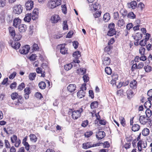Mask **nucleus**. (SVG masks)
Here are the masks:
<instances>
[{
    "mask_svg": "<svg viewBox=\"0 0 152 152\" xmlns=\"http://www.w3.org/2000/svg\"><path fill=\"white\" fill-rule=\"evenodd\" d=\"M39 88L41 89H44L46 87V84L44 82H41L39 84Z\"/></svg>",
    "mask_w": 152,
    "mask_h": 152,
    "instance_id": "obj_42",
    "label": "nucleus"
},
{
    "mask_svg": "<svg viewBox=\"0 0 152 152\" xmlns=\"http://www.w3.org/2000/svg\"><path fill=\"white\" fill-rule=\"evenodd\" d=\"M17 98L18 99L17 101L16 102H15V104L16 105H19V104L20 103L21 104V101L22 98V97L18 95V96H17Z\"/></svg>",
    "mask_w": 152,
    "mask_h": 152,
    "instance_id": "obj_44",
    "label": "nucleus"
},
{
    "mask_svg": "<svg viewBox=\"0 0 152 152\" xmlns=\"http://www.w3.org/2000/svg\"><path fill=\"white\" fill-rule=\"evenodd\" d=\"M127 5L128 8L135 9L137 7V4L135 1H133L130 3H128Z\"/></svg>",
    "mask_w": 152,
    "mask_h": 152,
    "instance_id": "obj_9",
    "label": "nucleus"
},
{
    "mask_svg": "<svg viewBox=\"0 0 152 152\" xmlns=\"http://www.w3.org/2000/svg\"><path fill=\"white\" fill-rule=\"evenodd\" d=\"M23 10V8L21 5H15L13 8V12L15 14L19 15L22 13Z\"/></svg>",
    "mask_w": 152,
    "mask_h": 152,
    "instance_id": "obj_2",
    "label": "nucleus"
},
{
    "mask_svg": "<svg viewBox=\"0 0 152 152\" xmlns=\"http://www.w3.org/2000/svg\"><path fill=\"white\" fill-rule=\"evenodd\" d=\"M133 24L132 23H130L128 24L126 26V29L127 30H129L131 28H132L133 27Z\"/></svg>",
    "mask_w": 152,
    "mask_h": 152,
    "instance_id": "obj_63",
    "label": "nucleus"
},
{
    "mask_svg": "<svg viewBox=\"0 0 152 152\" xmlns=\"http://www.w3.org/2000/svg\"><path fill=\"white\" fill-rule=\"evenodd\" d=\"M29 46L26 45L23 46L22 49L20 50V53L22 54H26L30 50Z\"/></svg>",
    "mask_w": 152,
    "mask_h": 152,
    "instance_id": "obj_8",
    "label": "nucleus"
},
{
    "mask_svg": "<svg viewBox=\"0 0 152 152\" xmlns=\"http://www.w3.org/2000/svg\"><path fill=\"white\" fill-rule=\"evenodd\" d=\"M101 144V143L99 142L95 144H92L91 142H87L83 144V148L85 149H87L91 147L99 146Z\"/></svg>",
    "mask_w": 152,
    "mask_h": 152,
    "instance_id": "obj_4",
    "label": "nucleus"
},
{
    "mask_svg": "<svg viewBox=\"0 0 152 152\" xmlns=\"http://www.w3.org/2000/svg\"><path fill=\"white\" fill-rule=\"evenodd\" d=\"M24 97L26 99L29 98V95L30 93V89L29 87H26L24 89Z\"/></svg>",
    "mask_w": 152,
    "mask_h": 152,
    "instance_id": "obj_20",
    "label": "nucleus"
},
{
    "mask_svg": "<svg viewBox=\"0 0 152 152\" xmlns=\"http://www.w3.org/2000/svg\"><path fill=\"white\" fill-rule=\"evenodd\" d=\"M6 4V0H0V7H4L5 6Z\"/></svg>",
    "mask_w": 152,
    "mask_h": 152,
    "instance_id": "obj_52",
    "label": "nucleus"
},
{
    "mask_svg": "<svg viewBox=\"0 0 152 152\" xmlns=\"http://www.w3.org/2000/svg\"><path fill=\"white\" fill-rule=\"evenodd\" d=\"M142 37V34L141 33H136L134 37V39L137 41H138L141 39Z\"/></svg>",
    "mask_w": 152,
    "mask_h": 152,
    "instance_id": "obj_21",
    "label": "nucleus"
},
{
    "mask_svg": "<svg viewBox=\"0 0 152 152\" xmlns=\"http://www.w3.org/2000/svg\"><path fill=\"white\" fill-rule=\"evenodd\" d=\"M120 13L121 14V15L122 16L124 17L126 16H127V11L125 9H121L120 11Z\"/></svg>",
    "mask_w": 152,
    "mask_h": 152,
    "instance_id": "obj_34",
    "label": "nucleus"
},
{
    "mask_svg": "<svg viewBox=\"0 0 152 152\" xmlns=\"http://www.w3.org/2000/svg\"><path fill=\"white\" fill-rule=\"evenodd\" d=\"M31 13L27 14L24 18V20L27 22H29L31 20Z\"/></svg>",
    "mask_w": 152,
    "mask_h": 152,
    "instance_id": "obj_31",
    "label": "nucleus"
},
{
    "mask_svg": "<svg viewBox=\"0 0 152 152\" xmlns=\"http://www.w3.org/2000/svg\"><path fill=\"white\" fill-rule=\"evenodd\" d=\"M148 99V100L144 104V106L147 109L151 107V100L150 99Z\"/></svg>",
    "mask_w": 152,
    "mask_h": 152,
    "instance_id": "obj_28",
    "label": "nucleus"
},
{
    "mask_svg": "<svg viewBox=\"0 0 152 152\" xmlns=\"http://www.w3.org/2000/svg\"><path fill=\"white\" fill-rule=\"evenodd\" d=\"M148 119L144 116H141L139 118L140 122L142 124H145L148 121Z\"/></svg>",
    "mask_w": 152,
    "mask_h": 152,
    "instance_id": "obj_14",
    "label": "nucleus"
},
{
    "mask_svg": "<svg viewBox=\"0 0 152 152\" xmlns=\"http://www.w3.org/2000/svg\"><path fill=\"white\" fill-rule=\"evenodd\" d=\"M90 7L91 10L95 11L98 10V8H99L100 6L98 3L96 2L94 4H92L90 5Z\"/></svg>",
    "mask_w": 152,
    "mask_h": 152,
    "instance_id": "obj_13",
    "label": "nucleus"
},
{
    "mask_svg": "<svg viewBox=\"0 0 152 152\" xmlns=\"http://www.w3.org/2000/svg\"><path fill=\"white\" fill-rule=\"evenodd\" d=\"M39 49V48L38 45L35 43H34L32 46V51L31 52H34V51L37 50Z\"/></svg>",
    "mask_w": 152,
    "mask_h": 152,
    "instance_id": "obj_46",
    "label": "nucleus"
},
{
    "mask_svg": "<svg viewBox=\"0 0 152 152\" xmlns=\"http://www.w3.org/2000/svg\"><path fill=\"white\" fill-rule=\"evenodd\" d=\"M21 22V20L19 18H15L13 21V26L15 28H17L20 25Z\"/></svg>",
    "mask_w": 152,
    "mask_h": 152,
    "instance_id": "obj_15",
    "label": "nucleus"
},
{
    "mask_svg": "<svg viewBox=\"0 0 152 152\" xmlns=\"http://www.w3.org/2000/svg\"><path fill=\"white\" fill-rule=\"evenodd\" d=\"M83 111V109L81 108L78 110L72 111V118L74 119H77L78 118L80 117L81 115V113Z\"/></svg>",
    "mask_w": 152,
    "mask_h": 152,
    "instance_id": "obj_1",
    "label": "nucleus"
},
{
    "mask_svg": "<svg viewBox=\"0 0 152 152\" xmlns=\"http://www.w3.org/2000/svg\"><path fill=\"white\" fill-rule=\"evenodd\" d=\"M18 94L17 93H13L11 95V97L12 99L14 100L17 98Z\"/></svg>",
    "mask_w": 152,
    "mask_h": 152,
    "instance_id": "obj_62",
    "label": "nucleus"
},
{
    "mask_svg": "<svg viewBox=\"0 0 152 152\" xmlns=\"http://www.w3.org/2000/svg\"><path fill=\"white\" fill-rule=\"evenodd\" d=\"M137 82L135 80L131 81L130 83V87L133 89H135L137 87Z\"/></svg>",
    "mask_w": 152,
    "mask_h": 152,
    "instance_id": "obj_24",
    "label": "nucleus"
},
{
    "mask_svg": "<svg viewBox=\"0 0 152 152\" xmlns=\"http://www.w3.org/2000/svg\"><path fill=\"white\" fill-rule=\"evenodd\" d=\"M147 95L149 96L148 99H150L151 100H152V89H151L148 91Z\"/></svg>",
    "mask_w": 152,
    "mask_h": 152,
    "instance_id": "obj_51",
    "label": "nucleus"
},
{
    "mask_svg": "<svg viewBox=\"0 0 152 152\" xmlns=\"http://www.w3.org/2000/svg\"><path fill=\"white\" fill-rule=\"evenodd\" d=\"M15 143V146L17 148L18 147L21 143L20 140L19 139H18Z\"/></svg>",
    "mask_w": 152,
    "mask_h": 152,
    "instance_id": "obj_55",
    "label": "nucleus"
},
{
    "mask_svg": "<svg viewBox=\"0 0 152 152\" xmlns=\"http://www.w3.org/2000/svg\"><path fill=\"white\" fill-rule=\"evenodd\" d=\"M126 93L128 97L129 98H130L134 94L132 91L130 89L127 91Z\"/></svg>",
    "mask_w": 152,
    "mask_h": 152,
    "instance_id": "obj_37",
    "label": "nucleus"
},
{
    "mask_svg": "<svg viewBox=\"0 0 152 152\" xmlns=\"http://www.w3.org/2000/svg\"><path fill=\"white\" fill-rule=\"evenodd\" d=\"M63 29L64 30H67L68 29L66 21H64L63 22Z\"/></svg>",
    "mask_w": 152,
    "mask_h": 152,
    "instance_id": "obj_54",
    "label": "nucleus"
},
{
    "mask_svg": "<svg viewBox=\"0 0 152 152\" xmlns=\"http://www.w3.org/2000/svg\"><path fill=\"white\" fill-rule=\"evenodd\" d=\"M23 145L25 146V148L26 149L27 151H28L29 149V147L30 145L28 144V142H25L23 144Z\"/></svg>",
    "mask_w": 152,
    "mask_h": 152,
    "instance_id": "obj_60",
    "label": "nucleus"
},
{
    "mask_svg": "<svg viewBox=\"0 0 152 152\" xmlns=\"http://www.w3.org/2000/svg\"><path fill=\"white\" fill-rule=\"evenodd\" d=\"M125 24V22L124 20L122 19H119L118 22V26L121 27L123 26Z\"/></svg>",
    "mask_w": 152,
    "mask_h": 152,
    "instance_id": "obj_45",
    "label": "nucleus"
},
{
    "mask_svg": "<svg viewBox=\"0 0 152 152\" xmlns=\"http://www.w3.org/2000/svg\"><path fill=\"white\" fill-rule=\"evenodd\" d=\"M119 120L120 123L123 126H126V121L124 118L122 116L119 117Z\"/></svg>",
    "mask_w": 152,
    "mask_h": 152,
    "instance_id": "obj_36",
    "label": "nucleus"
},
{
    "mask_svg": "<svg viewBox=\"0 0 152 152\" xmlns=\"http://www.w3.org/2000/svg\"><path fill=\"white\" fill-rule=\"evenodd\" d=\"M101 143L100 145H103V146L104 148H108L109 146V144L107 141L104 142V143Z\"/></svg>",
    "mask_w": 152,
    "mask_h": 152,
    "instance_id": "obj_56",
    "label": "nucleus"
},
{
    "mask_svg": "<svg viewBox=\"0 0 152 152\" xmlns=\"http://www.w3.org/2000/svg\"><path fill=\"white\" fill-rule=\"evenodd\" d=\"M37 57L35 54H32L29 57V59L31 61H34L36 59V58Z\"/></svg>",
    "mask_w": 152,
    "mask_h": 152,
    "instance_id": "obj_64",
    "label": "nucleus"
},
{
    "mask_svg": "<svg viewBox=\"0 0 152 152\" xmlns=\"http://www.w3.org/2000/svg\"><path fill=\"white\" fill-rule=\"evenodd\" d=\"M137 144L138 150L139 151H142V148H145L147 145L146 142L141 140L139 141Z\"/></svg>",
    "mask_w": 152,
    "mask_h": 152,
    "instance_id": "obj_3",
    "label": "nucleus"
},
{
    "mask_svg": "<svg viewBox=\"0 0 152 152\" xmlns=\"http://www.w3.org/2000/svg\"><path fill=\"white\" fill-rule=\"evenodd\" d=\"M145 71L146 72H150L151 70V66H147L144 67Z\"/></svg>",
    "mask_w": 152,
    "mask_h": 152,
    "instance_id": "obj_50",
    "label": "nucleus"
},
{
    "mask_svg": "<svg viewBox=\"0 0 152 152\" xmlns=\"http://www.w3.org/2000/svg\"><path fill=\"white\" fill-rule=\"evenodd\" d=\"M101 13V11H99L96 12L95 14H94V16L95 18H98L100 16Z\"/></svg>",
    "mask_w": 152,
    "mask_h": 152,
    "instance_id": "obj_59",
    "label": "nucleus"
},
{
    "mask_svg": "<svg viewBox=\"0 0 152 152\" xmlns=\"http://www.w3.org/2000/svg\"><path fill=\"white\" fill-rule=\"evenodd\" d=\"M107 56L105 55L102 59V64L104 66H108L110 63V59Z\"/></svg>",
    "mask_w": 152,
    "mask_h": 152,
    "instance_id": "obj_7",
    "label": "nucleus"
},
{
    "mask_svg": "<svg viewBox=\"0 0 152 152\" xmlns=\"http://www.w3.org/2000/svg\"><path fill=\"white\" fill-rule=\"evenodd\" d=\"M30 139L31 141L35 142L37 141V137L35 135L31 134L30 135Z\"/></svg>",
    "mask_w": 152,
    "mask_h": 152,
    "instance_id": "obj_47",
    "label": "nucleus"
},
{
    "mask_svg": "<svg viewBox=\"0 0 152 152\" xmlns=\"http://www.w3.org/2000/svg\"><path fill=\"white\" fill-rule=\"evenodd\" d=\"M86 72V69L84 68H81L80 69H78L77 70V72L79 74L83 75Z\"/></svg>",
    "mask_w": 152,
    "mask_h": 152,
    "instance_id": "obj_33",
    "label": "nucleus"
},
{
    "mask_svg": "<svg viewBox=\"0 0 152 152\" xmlns=\"http://www.w3.org/2000/svg\"><path fill=\"white\" fill-rule=\"evenodd\" d=\"M145 113L147 118H149L152 115V112L149 109H146Z\"/></svg>",
    "mask_w": 152,
    "mask_h": 152,
    "instance_id": "obj_40",
    "label": "nucleus"
},
{
    "mask_svg": "<svg viewBox=\"0 0 152 152\" xmlns=\"http://www.w3.org/2000/svg\"><path fill=\"white\" fill-rule=\"evenodd\" d=\"M26 29V26L24 24H21L19 26L18 31L20 32L23 33L25 32Z\"/></svg>",
    "mask_w": 152,
    "mask_h": 152,
    "instance_id": "obj_19",
    "label": "nucleus"
},
{
    "mask_svg": "<svg viewBox=\"0 0 152 152\" xmlns=\"http://www.w3.org/2000/svg\"><path fill=\"white\" fill-rule=\"evenodd\" d=\"M62 10V12L64 14L66 13V7L65 5H63L61 6Z\"/></svg>",
    "mask_w": 152,
    "mask_h": 152,
    "instance_id": "obj_61",
    "label": "nucleus"
},
{
    "mask_svg": "<svg viewBox=\"0 0 152 152\" xmlns=\"http://www.w3.org/2000/svg\"><path fill=\"white\" fill-rule=\"evenodd\" d=\"M127 16L128 18L131 19L135 18H136V15H134L133 12H130L128 14H127Z\"/></svg>",
    "mask_w": 152,
    "mask_h": 152,
    "instance_id": "obj_41",
    "label": "nucleus"
},
{
    "mask_svg": "<svg viewBox=\"0 0 152 152\" xmlns=\"http://www.w3.org/2000/svg\"><path fill=\"white\" fill-rule=\"evenodd\" d=\"M9 30L11 36L12 37H15V34L14 28L13 27H10L9 28Z\"/></svg>",
    "mask_w": 152,
    "mask_h": 152,
    "instance_id": "obj_32",
    "label": "nucleus"
},
{
    "mask_svg": "<svg viewBox=\"0 0 152 152\" xmlns=\"http://www.w3.org/2000/svg\"><path fill=\"white\" fill-rule=\"evenodd\" d=\"M33 1L30 0L28 1L25 4V6L26 10H31L33 7Z\"/></svg>",
    "mask_w": 152,
    "mask_h": 152,
    "instance_id": "obj_10",
    "label": "nucleus"
},
{
    "mask_svg": "<svg viewBox=\"0 0 152 152\" xmlns=\"http://www.w3.org/2000/svg\"><path fill=\"white\" fill-rule=\"evenodd\" d=\"M116 31L115 29H109L107 33V35L110 36H111L115 34Z\"/></svg>",
    "mask_w": 152,
    "mask_h": 152,
    "instance_id": "obj_35",
    "label": "nucleus"
},
{
    "mask_svg": "<svg viewBox=\"0 0 152 152\" xmlns=\"http://www.w3.org/2000/svg\"><path fill=\"white\" fill-rule=\"evenodd\" d=\"M41 69V68L38 67L36 69V71L37 73L40 74L41 75L40 76L44 77L45 76V74H44L45 72H44L43 73V71Z\"/></svg>",
    "mask_w": 152,
    "mask_h": 152,
    "instance_id": "obj_30",
    "label": "nucleus"
},
{
    "mask_svg": "<svg viewBox=\"0 0 152 152\" xmlns=\"http://www.w3.org/2000/svg\"><path fill=\"white\" fill-rule=\"evenodd\" d=\"M105 136V133L103 131H99L96 134V137L98 140L103 138Z\"/></svg>",
    "mask_w": 152,
    "mask_h": 152,
    "instance_id": "obj_11",
    "label": "nucleus"
},
{
    "mask_svg": "<svg viewBox=\"0 0 152 152\" xmlns=\"http://www.w3.org/2000/svg\"><path fill=\"white\" fill-rule=\"evenodd\" d=\"M35 96L37 98L39 99H40L42 98L43 97L42 94L40 93L37 92L35 95Z\"/></svg>",
    "mask_w": 152,
    "mask_h": 152,
    "instance_id": "obj_57",
    "label": "nucleus"
},
{
    "mask_svg": "<svg viewBox=\"0 0 152 152\" xmlns=\"http://www.w3.org/2000/svg\"><path fill=\"white\" fill-rule=\"evenodd\" d=\"M65 44L58 45L57 48H60V52L63 55H65L67 53V48H65Z\"/></svg>",
    "mask_w": 152,
    "mask_h": 152,
    "instance_id": "obj_6",
    "label": "nucleus"
},
{
    "mask_svg": "<svg viewBox=\"0 0 152 152\" xmlns=\"http://www.w3.org/2000/svg\"><path fill=\"white\" fill-rule=\"evenodd\" d=\"M48 7L51 9H53L56 7V2L53 0H50L48 3Z\"/></svg>",
    "mask_w": 152,
    "mask_h": 152,
    "instance_id": "obj_16",
    "label": "nucleus"
},
{
    "mask_svg": "<svg viewBox=\"0 0 152 152\" xmlns=\"http://www.w3.org/2000/svg\"><path fill=\"white\" fill-rule=\"evenodd\" d=\"M36 75L35 72L30 73L28 76L30 80H33L35 79Z\"/></svg>",
    "mask_w": 152,
    "mask_h": 152,
    "instance_id": "obj_38",
    "label": "nucleus"
},
{
    "mask_svg": "<svg viewBox=\"0 0 152 152\" xmlns=\"http://www.w3.org/2000/svg\"><path fill=\"white\" fill-rule=\"evenodd\" d=\"M15 40L16 41H18L20 40L22 37V36L20 34H15Z\"/></svg>",
    "mask_w": 152,
    "mask_h": 152,
    "instance_id": "obj_58",
    "label": "nucleus"
},
{
    "mask_svg": "<svg viewBox=\"0 0 152 152\" xmlns=\"http://www.w3.org/2000/svg\"><path fill=\"white\" fill-rule=\"evenodd\" d=\"M11 141L12 143H14L18 139L17 137L15 135H13L11 137Z\"/></svg>",
    "mask_w": 152,
    "mask_h": 152,
    "instance_id": "obj_43",
    "label": "nucleus"
},
{
    "mask_svg": "<svg viewBox=\"0 0 152 152\" xmlns=\"http://www.w3.org/2000/svg\"><path fill=\"white\" fill-rule=\"evenodd\" d=\"M12 48L15 49H18L20 46V44L18 42H13L11 44Z\"/></svg>",
    "mask_w": 152,
    "mask_h": 152,
    "instance_id": "obj_18",
    "label": "nucleus"
},
{
    "mask_svg": "<svg viewBox=\"0 0 152 152\" xmlns=\"http://www.w3.org/2000/svg\"><path fill=\"white\" fill-rule=\"evenodd\" d=\"M73 56L75 58V59L73 60L74 63H78L80 62L78 59L80 57L81 55L79 51H77L74 52L73 54Z\"/></svg>",
    "mask_w": 152,
    "mask_h": 152,
    "instance_id": "obj_5",
    "label": "nucleus"
},
{
    "mask_svg": "<svg viewBox=\"0 0 152 152\" xmlns=\"http://www.w3.org/2000/svg\"><path fill=\"white\" fill-rule=\"evenodd\" d=\"M150 133V131L149 129L147 128H144L142 131V134L145 136L148 135Z\"/></svg>",
    "mask_w": 152,
    "mask_h": 152,
    "instance_id": "obj_29",
    "label": "nucleus"
},
{
    "mask_svg": "<svg viewBox=\"0 0 152 152\" xmlns=\"http://www.w3.org/2000/svg\"><path fill=\"white\" fill-rule=\"evenodd\" d=\"M93 132L91 131L86 132L85 134V136L87 137H88L93 134Z\"/></svg>",
    "mask_w": 152,
    "mask_h": 152,
    "instance_id": "obj_53",
    "label": "nucleus"
},
{
    "mask_svg": "<svg viewBox=\"0 0 152 152\" xmlns=\"http://www.w3.org/2000/svg\"><path fill=\"white\" fill-rule=\"evenodd\" d=\"M98 106V103L96 101L92 102L91 104V108L92 109H94L97 107Z\"/></svg>",
    "mask_w": 152,
    "mask_h": 152,
    "instance_id": "obj_39",
    "label": "nucleus"
},
{
    "mask_svg": "<svg viewBox=\"0 0 152 152\" xmlns=\"http://www.w3.org/2000/svg\"><path fill=\"white\" fill-rule=\"evenodd\" d=\"M60 19V18L57 15H53L51 17V21L53 23H56L58 22Z\"/></svg>",
    "mask_w": 152,
    "mask_h": 152,
    "instance_id": "obj_12",
    "label": "nucleus"
},
{
    "mask_svg": "<svg viewBox=\"0 0 152 152\" xmlns=\"http://www.w3.org/2000/svg\"><path fill=\"white\" fill-rule=\"evenodd\" d=\"M145 48H144L141 47L139 49V53L141 55H144L145 54Z\"/></svg>",
    "mask_w": 152,
    "mask_h": 152,
    "instance_id": "obj_49",
    "label": "nucleus"
},
{
    "mask_svg": "<svg viewBox=\"0 0 152 152\" xmlns=\"http://www.w3.org/2000/svg\"><path fill=\"white\" fill-rule=\"evenodd\" d=\"M3 130L7 134L9 135L10 134H12L13 132L12 128L10 127H7V129L4 128L3 129Z\"/></svg>",
    "mask_w": 152,
    "mask_h": 152,
    "instance_id": "obj_27",
    "label": "nucleus"
},
{
    "mask_svg": "<svg viewBox=\"0 0 152 152\" xmlns=\"http://www.w3.org/2000/svg\"><path fill=\"white\" fill-rule=\"evenodd\" d=\"M105 72L108 75H110L112 73V70L110 67H107L105 69Z\"/></svg>",
    "mask_w": 152,
    "mask_h": 152,
    "instance_id": "obj_48",
    "label": "nucleus"
},
{
    "mask_svg": "<svg viewBox=\"0 0 152 152\" xmlns=\"http://www.w3.org/2000/svg\"><path fill=\"white\" fill-rule=\"evenodd\" d=\"M110 15L109 13H105L103 17V20L105 22H107L110 19Z\"/></svg>",
    "mask_w": 152,
    "mask_h": 152,
    "instance_id": "obj_23",
    "label": "nucleus"
},
{
    "mask_svg": "<svg viewBox=\"0 0 152 152\" xmlns=\"http://www.w3.org/2000/svg\"><path fill=\"white\" fill-rule=\"evenodd\" d=\"M140 126L137 124H134L132 127V130L134 132L138 131L140 129Z\"/></svg>",
    "mask_w": 152,
    "mask_h": 152,
    "instance_id": "obj_26",
    "label": "nucleus"
},
{
    "mask_svg": "<svg viewBox=\"0 0 152 152\" xmlns=\"http://www.w3.org/2000/svg\"><path fill=\"white\" fill-rule=\"evenodd\" d=\"M76 86L75 84H70L67 87V90L70 92H72L75 91Z\"/></svg>",
    "mask_w": 152,
    "mask_h": 152,
    "instance_id": "obj_17",
    "label": "nucleus"
},
{
    "mask_svg": "<svg viewBox=\"0 0 152 152\" xmlns=\"http://www.w3.org/2000/svg\"><path fill=\"white\" fill-rule=\"evenodd\" d=\"M74 63L72 62L71 63L67 64L64 66L65 69L67 71H68L71 69L73 66V64Z\"/></svg>",
    "mask_w": 152,
    "mask_h": 152,
    "instance_id": "obj_25",
    "label": "nucleus"
},
{
    "mask_svg": "<svg viewBox=\"0 0 152 152\" xmlns=\"http://www.w3.org/2000/svg\"><path fill=\"white\" fill-rule=\"evenodd\" d=\"M85 92L82 90H80L77 93V96L79 98H81L85 96Z\"/></svg>",
    "mask_w": 152,
    "mask_h": 152,
    "instance_id": "obj_22",
    "label": "nucleus"
}]
</instances>
